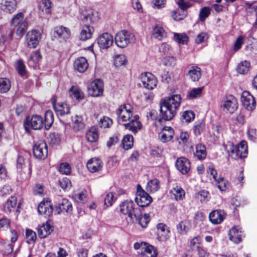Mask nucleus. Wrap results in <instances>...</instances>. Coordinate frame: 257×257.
Wrapping results in <instances>:
<instances>
[{
    "mask_svg": "<svg viewBox=\"0 0 257 257\" xmlns=\"http://www.w3.org/2000/svg\"><path fill=\"white\" fill-rule=\"evenodd\" d=\"M52 231V229L51 226L47 222L46 224H43L38 228V234L40 238H44L50 234Z\"/></svg>",
    "mask_w": 257,
    "mask_h": 257,
    "instance_id": "nucleus-34",
    "label": "nucleus"
},
{
    "mask_svg": "<svg viewBox=\"0 0 257 257\" xmlns=\"http://www.w3.org/2000/svg\"><path fill=\"white\" fill-rule=\"evenodd\" d=\"M56 209L59 214L62 212H69L72 210V206L71 203L67 199H63L60 202L55 206Z\"/></svg>",
    "mask_w": 257,
    "mask_h": 257,
    "instance_id": "nucleus-27",
    "label": "nucleus"
},
{
    "mask_svg": "<svg viewBox=\"0 0 257 257\" xmlns=\"http://www.w3.org/2000/svg\"><path fill=\"white\" fill-rule=\"evenodd\" d=\"M209 193L205 190H201L197 194V197L200 199V201L202 203L206 202L209 199Z\"/></svg>",
    "mask_w": 257,
    "mask_h": 257,
    "instance_id": "nucleus-57",
    "label": "nucleus"
},
{
    "mask_svg": "<svg viewBox=\"0 0 257 257\" xmlns=\"http://www.w3.org/2000/svg\"><path fill=\"white\" fill-rule=\"evenodd\" d=\"M16 8L17 2L16 0H5L2 6L3 11L9 14L14 13Z\"/></svg>",
    "mask_w": 257,
    "mask_h": 257,
    "instance_id": "nucleus-30",
    "label": "nucleus"
},
{
    "mask_svg": "<svg viewBox=\"0 0 257 257\" xmlns=\"http://www.w3.org/2000/svg\"><path fill=\"white\" fill-rule=\"evenodd\" d=\"M135 201L138 205L144 207L148 206L152 201V197L147 192L145 191L140 184L137 185V191Z\"/></svg>",
    "mask_w": 257,
    "mask_h": 257,
    "instance_id": "nucleus-7",
    "label": "nucleus"
},
{
    "mask_svg": "<svg viewBox=\"0 0 257 257\" xmlns=\"http://www.w3.org/2000/svg\"><path fill=\"white\" fill-rule=\"evenodd\" d=\"M53 7V4L50 0H42L40 5V9L46 14H50Z\"/></svg>",
    "mask_w": 257,
    "mask_h": 257,
    "instance_id": "nucleus-42",
    "label": "nucleus"
},
{
    "mask_svg": "<svg viewBox=\"0 0 257 257\" xmlns=\"http://www.w3.org/2000/svg\"><path fill=\"white\" fill-rule=\"evenodd\" d=\"M210 221L213 224H219L224 220V212L222 210H214L209 215Z\"/></svg>",
    "mask_w": 257,
    "mask_h": 257,
    "instance_id": "nucleus-25",
    "label": "nucleus"
},
{
    "mask_svg": "<svg viewBox=\"0 0 257 257\" xmlns=\"http://www.w3.org/2000/svg\"><path fill=\"white\" fill-rule=\"evenodd\" d=\"M225 150L232 157L234 158H244L247 154V143L242 141L237 146H235L231 142H228L224 145Z\"/></svg>",
    "mask_w": 257,
    "mask_h": 257,
    "instance_id": "nucleus-4",
    "label": "nucleus"
},
{
    "mask_svg": "<svg viewBox=\"0 0 257 257\" xmlns=\"http://www.w3.org/2000/svg\"><path fill=\"white\" fill-rule=\"evenodd\" d=\"M209 35L207 33L202 32L197 35L195 42L197 44H200L207 41Z\"/></svg>",
    "mask_w": 257,
    "mask_h": 257,
    "instance_id": "nucleus-54",
    "label": "nucleus"
},
{
    "mask_svg": "<svg viewBox=\"0 0 257 257\" xmlns=\"http://www.w3.org/2000/svg\"><path fill=\"white\" fill-rule=\"evenodd\" d=\"M158 239L160 241H165L169 237L170 231L166 225L164 223H159L157 226Z\"/></svg>",
    "mask_w": 257,
    "mask_h": 257,
    "instance_id": "nucleus-21",
    "label": "nucleus"
},
{
    "mask_svg": "<svg viewBox=\"0 0 257 257\" xmlns=\"http://www.w3.org/2000/svg\"><path fill=\"white\" fill-rule=\"evenodd\" d=\"M191 222L188 220L181 221L177 226L178 232L181 234H185L191 227Z\"/></svg>",
    "mask_w": 257,
    "mask_h": 257,
    "instance_id": "nucleus-38",
    "label": "nucleus"
},
{
    "mask_svg": "<svg viewBox=\"0 0 257 257\" xmlns=\"http://www.w3.org/2000/svg\"><path fill=\"white\" fill-rule=\"evenodd\" d=\"M204 123L202 121H196L194 126V132L196 135H200L204 128Z\"/></svg>",
    "mask_w": 257,
    "mask_h": 257,
    "instance_id": "nucleus-58",
    "label": "nucleus"
},
{
    "mask_svg": "<svg viewBox=\"0 0 257 257\" xmlns=\"http://www.w3.org/2000/svg\"><path fill=\"white\" fill-rule=\"evenodd\" d=\"M93 32L92 27L87 25H84L79 35L80 39L81 41H86L90 39Z\"/></svg>",
    "mask_w": 257,
    "mask_h": 257,
    "instance_id": "nucleus-28",
    "label": "nucleus"
},
{
    "mask_svg": "<svg viewBox=\"0 0 257 257\" xmlns=\"http://www.w3.org/2000/svg\"><path fill=\"white\" fill-rule=\"evenodd\" d=\"M140 78L143 86L149 90H152L157 86V80L152 73L142 74Z\"/></svg>",
    "mask_w": 257,
    "mask_h": 257,
    "instance_id": "nucleus-12",
    "label": "nucleus"
},
{
    "mask_svg": "<svg viewBox=\"0 0 257 257\" xmlns=\"http://www.w3.org/2000/svg\"><path fill=\"white\" fill-rule=\"evenodd\" d=\"M132 110V106L128 104L120 106L116 111L117 119L119 123L129 121L128 122L123 124L124 128L134 134H136L142 128V125L141 121L139 120V116L133 115Z\"/></svg>",
    "mask_w": 257,
    "mask_h": 257,
    "instance_id": "nucleus-1",
    "label": "nucleus"
},
{
    "mask_svg": "<svg viewBox=\"0 0 257 257\" xmlns=\"http://www.w3.org/2000/svg\"><path fill=\"white\" fill-rule=\"evenodd\" d=\"M153 37L159 41H162L167 37V32L161 26H155L152 30Z\"/></svg>",
    "mask_w": 257,
    "mask_h": 257,
    "instance_id": "nucleus-26",
    "label": "nucleus"
},
{
    "mask_svg": "<svg viewBox=\"0 0 257 257\" xmlns=\"http://www.w3.org/2000/svg\"><path fill=\"white\" fill-rule=\"evenodd\" d=\"M59 171L63 174L69 175L71 172V167L67 163H63L60 165Z\"/></svg>",
    "mask_w": 257,
    "mask_h": 257,
    "instance_id": "nucleus-56",
    "label": "nucleus"
},
{
    "mask_svg": "<svg viewBox=\"0 0 257 257\" xmlns=\"http://www.w3.org/2000/svg\"><path fill=\"white\" fill-rule=\"evenodd\" d=\"M188 75L191 80L198 81L201 76V69L197 66H192L188 71Z\"/></svg>",
    "mask_w": 257,
    "mask_h": 257,
    "instance_id": "nucleus-32",
    "label": "nucleus"
},
{
    "mask_svg": "<svg viewBox=\"0 0 257 257\" xmlns=\"http://www.w3.org/2000/svg\"><path fill=\"white\" fill-rule=\"evenodd\" d=\"M114 195L112 192L107 193L104 199V204L106 207L111 206L114 201Z\"/></svg>",
    "mask_w": 257,
    "mask_h": 257,
    "instance_id": "nucleus-53",
    "label": "nucleus"
},
{
    "mask_svg": "<svg viewBox=\"0 0 257 257\" xmlns=\"http://www.w3.org/2000/svg\"><path fill=\"white\" fill-rule=\"evenodd\" d=\"M17 200L16 197L11 196L8 200L4 205L5 212L10 213L13 211L17 205Z\"/></svg>",
    "mask_w": 257,
    "mask_h": 257,
    "instance_id": "nucleus-36",
    "label": "nucleus"
},
{
    "mask_svg": "<svg viewBox=\"0 0 257 257\" xmlns=\"http://www.w3.org/2000/svg\"><path fill=\"white\" fill-rule=\"evenodd\" d=\"M53 112L48 110L45 114V120L43 117L39 115H34L31 117L27 116L24 122V125L26 131L30 128L35 130H40L45 125L46 130H49L53 123Z\"/></svg>",
    "mask_w": 257,
    "mask_h": 257,
    "instance_id": "nucleus-3",
    "label": "nucleus"
},
{
    "mask_svg": "<svg viewBox=\"0 0 257 257\" xmlns=\"http://www.w3.org/2000/svg\"><path fill=\"white\" fill-rule=\"evenodd\" d=\"M15 68L20 75L24 76L26 74V67L22 60L20 59L16 62Z\"/></svg>",
    "mask_w": 257,
    "mask_h": 257,
    "instance_id": "nucleus-49",
    "label": "nucleus"
},
{
    "mask_svg": "<svg viewBox=\"0 0 257 257\" xmlns=\"http://www.w3.org/2000/svg\"><path fill=\"white\" fill-rule=\"evenodd\" d=\"M133 142L134 138L132 135H125L123 137L121 142L122 148L125 150H127L132 148L133 146Z\"/></svg>",
    "mask_w": 257,
    "mask_h": 257,
    "instance_id": "nucleus-41",
    "label": "nucleus"
},
{
    "mask_svg": "<svg viewBox=\"0 0 257 257\" xmlns=\"http://www.w3.org/2000/svg\"><path fill=\"white\" fill-rule=\"evenodd\" d=\"M87 89L90 96L98 97L103 93V83L101 80L96 79L88 85Z\"/></svg>",
    "mask_w": 257,
    "mask_h": 257,
    "instance_id": "nucleus-9",
    "label": "nucleus"
},
{
    "mask_svg": "<svg viewBox=\"0 0 257 257\" xmlns=\"http://www.w3.org/2000/svg\"><path fill=\"white\" fill-rule=\"evenodd\" d=\"M241 100L243 107L248 110H253L256 106V102L253 96L248 91H244L241 94Z\"/></svg>",
    "mask_w": 257,
    "mask_h": 257,
    "instance_id": "nucleus-13",
    "label": "nucleus"
},
{
    "mask_svg": "<svg viewBox=\"0 0 257 257\" xmlns=\"http://www.w3.org/2000/svg\"><path fill=\"white\" fill-rule=\"evenodd\" d=\"M38 211L41 215H44L45 217L49 216L52 213L53 207L49 200H43L38 206Z\"/></svg>",
    "mask_w": 257,
    "mask_h": 257,
    "instance_id": "nucleus-18",
    "label": "nucleus"
},
{
    "mask_svg": "<svg viewBox=\"0 0 257 257\" xmlns=\"http://www.w3.org/2000/svg\"><path fill=\"white\" fill-rule=\"evenodd\" d=\"M59 184L60 187L63 189L66 190L68 188H70L71 186V183L70 180L66 178H63L59 181Z\"/></svg>",
    "mask_w": 257,
    "mask_h": 257,
    "instance_id": "nucleus-64",
    "label": "nucleus"
},
{
    "mask_svg": "<svg viewBox=\"0 0 257 257\" xmlns=\"http://www.w3.org/2000/svg\"><path fill=\"white\" fill-rule=\"evenodd\" d=\"M176 2L183 12H185V11L187 9L190 8L192 6V2L191 1L185 2L184 0H176Z\"/></svg>",
    "mask_w": 257,
    "mask_h": 257,
    "instance_id": "nucleus-52",
    "label": "nucleus"
},
{
    "mask_svg": "<svg viewBox=\"0 0 257 257\" xmlns=\"http://www.w3.org/2000/svg\"><path fill=\"white\" fill-rule=\"evenodd\" d=\"M112 36L108 33H103L98 39L97 44L100 49H107L113 43Z\"/></svg>",
    "mask_w": 257,
    "mask_h": 257,
    "instance_id": "nucleus-14",
    "label": "nucleus"
},
{
    "mask_svg": "<svg viewBox=\"0 0 257 257\" xmlns=\"http://www.w3.org/2000/svg\"><path fill=\"white\" fill-rule=\"evenodd\" d=\"M54 35L55 38H57L60 41H66L70 37L71 32L68 28L63 26H59L54 28Z\"/></svg>",
    "mask_w": 257,
    "mask_h": 257,
    "instance_id": "nucleus-15",
    "label": "nucleus"
},
{
    "mask_svg": "<svg viewBox=\"0 0 257 257\" xmlns=\"http://www.w3.org/2000/svg\"><path fill=\"white\" fill-rule=\"evenodd\" d=\"M72 127L74 132H79L84 129L85 125L81 116H75L72 119Z\"/></svg>",
    "mask_w": 257,
    "mask_h": 257,
    "instance_id": "nucleus-33",
    "label": "nucleus"
},
{
    "mask_svg": "<svg viewBox=\"0 0 257 257\" xmlns=\"http://www.w3.org/2000/svg\"><path fill=\"white\" fill-rule=\"evenodd\" d=\"M237 100L233 95L227 96L223 101L222 105L224 111L233 113L238 108Z\"/></svg>",
    "mask_w": 257,
    "mask_h": 257,
    "instance_id": "nucleus-10",
    "label": "nucleus"
},
{
    "mask_svg": "<svg viewBox=\"0 0 257 257\" xmlns=\"http://www.w3.org/2000/svg\"><path fill=\"white\" fill-rule=\"evenodd\" d=\"M215 185L221 191H224L230 187L229 182L221 176H219L215 181Z\"/></svg>",
    "mask_w": 257,
    "mask_h": 257,
    "instance_id": "nucleus-37",
    "label": "nucleus"
},
{
    "mask_svg": "<svg viewBox=\"0 0 257 257\" xmlns=\"http://www.w3.org/2000/svg\"><path fill=\"white\" fill-rule=\"evenodd\" d=\"M174 40L180 44H186L188 41V37L185 33H175L174 35Z\"/></svg>",
    "mask_w": 257,
    "mask_h": 257,
    "instance_id": "nucleus-48",
    "label": "nucleus"
},
{
    "mask_svg": "<svg viewBox=\"0 0 257 257\" xmlns=\"http://www.w3.org/2000/svg\"><path fill=\"white\" fill-rule=\"evenodd\" d=\"M171 192L172 194H173L175 199L176 200H182L185 197V191L179 186L176 185L171 190Z\"/></svg>",
    "mask_w": 257,
    "mask_h": 257,
    "instance_id": "nucleus-39",
    "label": "nucleus"
},
{
    "mask_svg": "<svg viewBox=\"0 0 257 257\" xmlns=\"http://www.w3.org/2000/svg\"><path fill=\"white\" fill-rule=\"evenodd\" d=\"M114 65L116 67L124 66L127 63L125 56L123 54H118L114 57Z\"/></svg>",
    "mask_w": 257,
    "mask_h": 257,
    "instance_id": "nucleus-46",
    "label": "nucleus"
},
{
    "mask_svg": "<svg viewBox=\"0 0 257 257\" xmlns=\"http://www.w3.org/2000/svg\"><path fill=\"white\" fill-rule=\"evenodd\" d=\"M70 95L78 100L83 99L84 94L81 89L77 86H72L70 89Z\"/></svg>",
    "mask_w": 257,
    "mask_h": 257,
    "instance_id": "nucleus-40",
    "label": "nucleus"
},
{
    "mask_svg": "<svg viewBox=\"0 0 257 257\" xmlns=\"http://www.w3.org/2000/svg\"><path fill=\"white\" fill-rule=\"evenodd\" d=\"M182 117L185 122H190L194 119L195 114L191 110H186L183 112Z\"/></svg>",
    "mask_w": 257,
    "mask_h": 257,
    "instance_id": "nucleus-55",
    "label": "nucleus"
},
{
    "mask_svg": "<svg viewBox=\"0 0 257 257\" xmlns=\"http://www.w3.org/2000/svg\"><path fill=\"white\" fill-rule=\"evenodd\" d=\"M189 138V135L186 132H182L180 133L178 139L179 144L187 145Z\"/></svg>",
    "mask_w": 257,
    "mask_h": 257,
    "instance_id": "nucleus-59",
    "label": "nucleus"
},
{
    "mask_svg": "<svg viewBox=\"0 0 257 257\" xmlns=\"http://www.w3.org/2000/svg\"><path fill=\"white\" fill-rule=\"evenodd\" d=\"M41 58L42 57L40 52L36 51L31 54L28 62L30 64L31 61H33L34 63H36L41 60Z\"/></svg>",
    "mask_w": 257,
    "mask_h": 257,
    "instance_id": "nucleus-63",
    "label": "nucleus"
},
{
    "mask_svg": "<svg viewBox=\"0 0 257 257\" xmlns=\"http://www.w3.org/2000/svg\"><path fill=\"white\" fill-rule=\"evenodd\" d=\"M250 68V63L247 61H244L241 62L238 64L237 67V71L240 74L246 73Z\"/></svg>",
    "mask_w": 257,
    "mask_h": 257,
    "instance_id": "nucleus-47",
    "label": "nucleus"
},
{
    "mask_svg": "<svg viewBox=\"0 0 257 257\" xmlns=\"http://www.w3.org/2000/svg\"><path fill=\"white\" fill-rule=\"evenodd\" d=\"M160 188V182L157 179H153L148 181L146 190L147 192L153 193L158 191Z\"/></svg>",
    "mask_w": 257,
    "mask_h": 257,
    "instance_id": "nucleus-31",
    "label": "nucleus"
},
{
    "mask_svg": "<svg viewBox=\"0 0 257 257\" xmlns=\"http://www.w3.org/2000/svg\"><path fill=\"white\" fill-rule=\"evenodd\" d=\"M80 17L82 21L94 22L97 19V13L92 9H86L82 12Z\"/></svg>",
    "mask_w": 257,
    "mask_h": 257,
    "instance_id": "nucleus-20",
    "label": "nucleus"
},
{
    "mask_svg": "<svg viewBox=\"0 0 257 257\" xmlns=\"http://www.w3.org/2000/svg\"><path fill=\"white\" fill-rule=\"evenodd\" d=\"M182 98L174 94L160 101V111L162 119L170 120L176 115L179 109Z\"/></svg>",
    "mask_w": 257,
    "mask_h": 257,
    "instance_id": "nucleus-2",
    "label": "nucleus"
},
{
    "mask_svg": "<svg viewBox=\"0 0 257 257\" xmlns=\"http://www.w3.org/2000/svg\"><path fill=\"white\" fill-rule=\"evenodd\" d=\"M75 69L80 73L84 72L88 67V63L85 58L83 57L78 58L74 63Z\"/></svg>",
    "mask_w": 257,
    "mask_h": 257,
    "instance_id": "nucleus-22",
    "label": "nucleus"
},
{
    "mask_svg": "<svg viewBox=\"0 0 257 257\" xmlns=\"http://www.w3.org/2000/svg\"><path fill=\"white\" fill-rule=\"evenodd\" d=\"M134 220H137L139 224L143 228L147 227L150 221L148 215L146 214L143 215L140 210L138 217H134Z\"/></svg>",
    "mask_w": 257,
    "mask_h": 257,
    "instance_id": "nucleus-43",
    "label": "nucleus"
},
{
    "mask_svg": "<svg viewBox=\"0 0 257 257\" xmlns=\"http://www.w3.org/2000/svg\"><path fill=\"white\" fill-rule=\"evenodd\" d=\"M210 14V9L208 7L203 8L199 13V18L201 21L203 22Z\"/></svg>",
    "mask_w": 257,
    "mask_h": 257,
    "instance_id": "nucleus-62",
    "label": "nucleus"
},
{
    "mask_svg": "<svg viewBox=\"0 0 257 257\" xmlns=\"http://www.w3.org/2000/svg\"><path fill=\"white\" fill-rule=\"evenodd\" d=\"M228 235L230 240L235 243H238L241 241L242 231L240 228L233 227L229 230Z\"/></svg>",
    "mask_w": 257,
    "mask_h": 257,
    "instance_id": "nucleus-24",
    "label": "nucleus"
},
{
    "mask_svg": "<svg viewBox=\"0 0 257 257\" xmlns=\"http://www.w3.org/2000/svg\"><path fill=\"white\" fill-rule=\"evenodd\" d=\"M176 167L182 174H187L190 170V162L184 157H180L176 161Z\"/></svg>",
    "mask_w": 257,
    "mask_h": 257,
    "instance_id": "nucleus-16",
    "label": "nucleus"
},
{
    "mask_svg": "<svg viewBox=\"0 0 257 257\" xmlns=\"http://www.w3.org/2000/svg\"><path fill=\"white\" fill-rule=\"evenodd\" d=\"M143 257H156L157 255L156 249L151 245H145L142 247Z\"/></svg>",
    "mask_w": 257,
    "mask_h": 257,
    "instance_id": "nucleus-35",
    "label": "nucleus"
},
{
    "mask_svg": "<svg viewBox=\"0 0 257 257\" xmlns=\"http://www.w3.org/2000/svg\"><path fill=\"white\" fill-rule=\"evenodd\" d=\"M112 124V119L107 117V116H103L101 118L99 121V125L101 128H108Z\"/></svg>",
    "mask_w": 257,
    "mask_h": 257,
    "instance_id": "nucleus-50",
    "label": "nucleus"
},
{
    "mask_svg": "<svg viewBox=\"0 0 257 257\" xmlns=\"http://www.w3.org/2000/svg\"><path fill=\"white\" fill-rule=\"evenodd\" d=\"M41 38L40 33L33 30L27 33L26 40L27 46L30 48H35L38 45Z\"/></svg>",
    "mask_w": 257,
    "mask_h": 257,
    "instance_id": "nucleus-11",
    "label": "nucleus"
},
{
    "mask_svg": "<svg viewBox=\"0 0 257 257\" xmlns=\"http://www.w3.org/2000/svg\"><path fill=\"white\" fill-rule=\"evenodd\" d=\"M174 136L173 129L170 126H165L159 134L160 140L162 142H167L172 140Z\"/></svg>",
    "mask_w": 257,
    "mask_h": 257,
    "instance_id": "nucleus-23",
    "label": "nucleus"
},
{
    "mask_svg": "<svg viewBox=\"0 0 257 257\" xmlns=\"http://www.w3.org/2000/svg\"><path fill=\"white\" fill-rule=\"evenodd\" d=\"M120 211L124 215L129 217L132 221L134 220V217H138L140 214V209L136 207L135 204L132 200H126L119 206Z\"/></svg>",
    "mask_w": 257,
    "mask_h": 257,
    "instance_id": "nucleus-5",
    "label": "nucleus"
},
{
    "mask_svg": "<svg viewBox=\"0 0 257 257\" xmlns=\"http://www.w3.org/2000/svg\"><path fill=\"white\" fill-rule=\"evenodd\" d=\"M203 89V87L192 89L189 92L188 97L191 98H197L200 97L202 95V92Z\"/></svg>",
    "mask_w": 257,
    "mask_h": 257,
    "instance_id": "nucleus-51",
    "label": "nucleus"
},
{
    "mask_svg": "<svg viewBox=\"0 0 257 257\" xmlns=\"http://www.w3.org/2000/svg\"><path fill=\"white\" fill-rule=\"evenodd\" d=\"M194 156L199 160L205 159L207 156L206 147L201 144L196 145L195 151L194 152Z\"/></svg>",
    "mask_w": 257,
    "mask_h": 257,
    "instance_id": "nucleus-29",
    "label": "nucleus"
},
{
    "mask_svg": "<svg viewBox=\"0 0 257 257\" xmlns=\"http://www.w3.org/2000/svg\"><path fill=\"white\" fill-rule=\"evenodd\" d=\"M33 154L37 159L41 160L45 159L48 155L46 143L43 141L37 142L33 147Z\"/></svg>",
    "mask_w": 257,
    "mask_h": 257,
    "instance_id": "nucleus-8",
    "label": "nucleus"
},
{
    "mask_svg": "<svg viewBox=\"0 0 257 257\" xmlns=\"http://www.w3.org/2000/svg\"><path fill=\"white\" fill-rule=\"evenodd\" d=\"M134 38V35L131 32L122 30L118 32L115 36V43L120 48L126 47L130 43V41Z\"/></svg>",
    "mask_w": 257,
    "mask_h": 257,
    "instance_id": "nucleus-6",
    "label": "nucleus"
},
{
    "mask_svg": "<svg viewBox=\"0 0 257 257\" xmlns=\"http://www.w3.org/2000/svg\"><path fill=\"white\" fill-rule=\"evenodd\" d=\"M24 14L22 13H19L15 15L12 20L11 23L15 26H17L22 22L23 20Z\"/></svg>",
    "mask_w": 257,
    "mask_h": 257,
    "instance_id": "nucleus-60",
    "label": "nucleus"
},
{
    "mask_svg": "<svg viewBox=\"0 0 257 257\" xmlns=\"http://www.w3.org/2000/svg\"><path fill=\"white\" fill-rule=\"evenodd\" d=\"M87 141L90 143L95 142L98 139V135L95 128L91 127L86 134Z\"/></svg>",
    "mask_w": 257,
    "mask_h": 257,
    "instance_id": "nucleus-45",
    "label": "nucleus"
},
{
    "mask_svg": "<svg viewBox=\"0 0 257 257\" xmlns=\"http://www.w3.org/2000/svg\"><path fill=\"white\" fill-rule=\"evenodd\" d=\"M53 108L58 116H63L70 113L69 105L66 103H56V100L52 101Z\"/></svg>",
    "mask_w": 257,
    "mask_h": 257,
    "instance_id": "nucleus-17",
    "label": "nucleus"
},
{
    "mask_svg": "<svg viewBox=\"0 0 257 257\" xmlns=\"http://www.w3.org/2000/svg\"><path fill=\"white\" fill-rule=\"evenodd\" d=\"M26 234L27 242L29 243H31V242L35 241L36 239V233L31 229H27L26 230Z\"/></svg>",
    "mask_w": 257,
    "mask_h": 257,
    "instance_id": "nucleus-61",
    "label": "nucleus"
},
{
    "mask_svg": "<svg viewBox=\"0 0 257 257\" xmlns=\"http://www.w3.org/2000/svg\"><path fill=\"white\" fill-rule=\"evenodd\" d=\"M11 86V83L9 79L6 78H0V93L8 92Z\"/></svg>",
    "mask_w": 257,
    "mask_h": 257,
    "instance_id": "nucleus-44",
    "label": "nucleus"
},
{
    "mask_svg": "<svg viewBox=\"0 0 257 257\" xmlns=\"http://www.w3.org/2000/svg\"><path fill=\"white\" fill-rule=\"evenodd\" d=\"M86 166L88 170L90 172L95 173L99 171L101 169L103 166V162L100 159L94 158L90 159L88 161Z\"/></svg>",
    "mask_w": 257,
    "mask_h": 257,
    "instance_id": "nucleus-19",
    "label": "nucleus"
}]
</instances>
